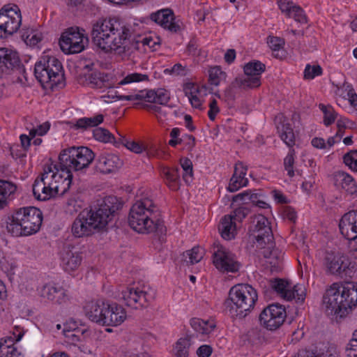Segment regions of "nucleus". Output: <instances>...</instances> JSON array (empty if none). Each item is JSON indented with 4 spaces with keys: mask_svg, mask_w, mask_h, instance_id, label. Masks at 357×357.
<instances>
[{
    "mask_svg": "<svg viewBox=\"0 0 357 357\" xmlns=\"http://www.w3.org/2000/svg\"><path fill=\"white\" fill-rule=\"evenodd\" d=\"M294 155L295 151L294 149H290L289 152L284 159V166L285 170L287 172V175L289 177L294 176Z\"/></svg>",
    "mask_w": 357,
    "mask_h": 357,
    "instance_id": "nucleus-49",
    "label": "nucleus"
},
{
    "mask_svg": "<svg viewBox=\"0 0 357 357\" xmlns=\"http://www.w3.org/2000/svg\"><path fill=\"white\" fill-rule=\"evenodd\" d=\"M343 162L349 169L357 172V150H352L344 154Z\"/></svg>",
    "mask_w": 357,
    "mask_h": 357,
    "instance_id": "nucleus-48",
    "label": "nucleus"
},
{
    "mask_svg": "<svg viewBox=\"0 0 357 357\" xmlns=\"http://www.w3.org/2000/svg\"><path fill=\"white\" fill-rule=\"evenodd\" d=\"M61 63L54 56H49L47 59L38 61L35 64L34 75L36 79L44 86L48 87H62L64 84V75L62 70Z\"/></svg>",
    "mask_w": 357,
    "mask_h": 357,
    "instance_id": "nucleus-9",
    "label": "nucleus"
},
{
    "mask_svg": "<svg viewBox=\"0 0 357 357\" xmlns=\"http://www.w3.org/2000/svg\"><path fill=\"white\" fill-rule=\"evenodd\" d=\"M122 206L123 203L115 196L98 200L89 210H84L75 218L71 227L73 236H86L105 228Z\"/></svg>",
    "mask_w": 357,
    "mask_h": 357,
    "instance_id": "nucleus-2",
    "label": "nucleus"
},
{
    "mask_svg": "<svg viewBox=\"0 0 357 357\" xmlns=\"http://www.w3.org/2000/svg\"><path fill=\"white\" fill-rule=\"evenodd\" d=\"M38 291L41 297L59 304L67 300L66 289L61 287H57L55 284H45L38 289Z\"/></svg>",
    "mask_w": 357,
    "mask_h": 357,
    "instance_id": "nucleus-24",
    "label": "nucleus"
},
{
    "mask_svg": "<svg viewBox=\"0 0 357 357\" xmlns=\"http://www.w3.org/2000/svg\"><path fill=\"white\" fill-rule=\"evenodd\" d=\"M286 310L284 306L278 303L269 305L259 314L261 326L269 331L278 329L284 321Z\"/></svg>",
    "mask_w": 357,
    "mask_h": 357,
    "instance_id": "nucleus-17",
    "label": "nucleus"
},
{
    "mask_svg": "<svg viewBox=\"0 0 357 357\" xmlns=\"http://www.w3.org/2000/svg\"><path fill=\"white\" fill-rule=\"evenodd\" d=\"M60 258L63 270L68 273L77 270L82 261V253L70 244H66L63 247Z\"/></svg>",
    "mask_w": 357,
    "mask_h": 357,
    "instance_id": "nucleus-20",
    "label": "nucleus"
},
{
    "mask_svg": "<svg viewBox=\"0 0 357 357\" xmlns=\"http://www.w3.org/2000/svg\"><path fill=\"white\" fill-rule=\"evenodd\" d=\"M214 249L213 263L215 268L225 273H236L238 271L241 264L238 261L234 254L227 248L218 244Z\"/></svg>",
    "mask_w": 357,
    "mask_h": 357,
    "instance_id": "nucleus-16",
    "label": "nucleus"
},
{
    "mask_svg": "<svg viewBox=\"0 0 357 357\" xmlns=\"http://www.w3.org/2000/svg\"><path fill=\"white\" fill-rule=\"evenodd\" d=\"M184 141L182 144H184L185 149L188 151H191L195 145V138L191 135H183Z\"/></svg>",
    "mask_w": 357,
    "mask_h": 357,
    "instance_id": "nucleus-63",
    "label": "nucleus"
},
{
    "mask_svg": "<svg viewBox=\"0 0 357 357\" xmlns=\"http://www.w3.org/2000/svg\"><path fill=\"white\" fill-rule=\"evenodd\" d=\"M248 167L243 162L238 161L234 167V174L230 178L227 190L234 192L240 188L246 186L248 183V179L245 178Z\"/></svg>",
    "mask_w": 357,
    "mask_h": 357,
    "instance_id": "nucleus-25",
    "label": "nucleus"
},
{
    "mask_svg": "<svg viewBox=\"0 0 357 357\" xmlns=\"http://www.w3.org/2000/svg\"><path fill=\"white\" fill-rule=\"evenodd\" d=\"M155 291L149 287H127L121 291V299L134 309L147 307L155 298Z\"/></svg>",
    "mask_w": 357,
    "mask_h": 357,
    "instance_id": "nucleus-11",
    "label": "nucleus"
},
{
    "mask_svg": "<svg viewBox=\"0 0 357 357\" xmlns=\"http://www.w3.org/2000/svg\"><path fill=\"white\" fill-rule=\"evenodd\" d=\"M17 190L15 183L0 179V210L6 207L15 198Z\"/></svg>",
    "mask_w": 357,
    "mask_h": 357,
    "instance_id": "nucleus-31",
    "label": "nucleus"
},
{
    "mask_svg": "<svg viewBox=\"0 0 357 357\" xmlns=\"http://www.w3.org/2000/svg\"><path fill=\"white\" fill-rule=\"evenodd\" d=\"M104 312L102 326H118L124 322L127 317L125 309L116 303H107Z\"/></svg>",
    "mask_w": 357,
    "mask_h": 357,
    "instance_id": "nucleus-21",
    "label": "nucleus"
},
{
    "mask_svg": "<svg viewBox=\"0 0 357 357\" xmlns=\"http://www.w3.org/2000/svg\"><path fill=\"white\" fill-rule=\"evenodd\" d=\"M190 346L191 336L187 335L178 339L174 349L175 357H188Z\"/></svg>",
    "mask_w": 357,
    "mask_h": 357,
    "instance_id": "nucleus-39",
    "label": "nucleus"
},
{
    "mask_svg": "<svg viewBox=\"0 0 357 357\" xmlns=\"http://www.w3.org/2000/svg\"><path fill=\"white\" fill-rule=\"evenodd\" d=\"M17 73L22 75L18 77L17 82L24 84L27 80L26 70L22 63L18 53L11 49L0 47V75H10Z\"/></svg>",
    "mask_w": 357,
    "mask_h": 357,
    "instance_id": "nucleus-12",
    "label": "nucleus"
},
{
    "mask_svg": "<svg viewBox=\"0 0 357 357\" xmlns=\"http://www.w3.org/2000/svg\"><path fill=\"white\" fill-rule=\"evenodd\" d=\"M218 230L221 236L225 240H231L234 238L236 226L231 215H225L221 219Z\"/></svg>",
    "mask_w": 357,
    "mask_h": 357,
    "instance_id": "nucleus-34",
    "label": "nucleus"
},
{
    "mask_svg": "<svg viewBox=\"0 0 357 357\" xmlns=\"http://www.w3.org/2000/svg\"><path fill=\"white\" fill-rule=\"evenodd\" d=\"M333 182L337 188L344 190L350 195H357V184L354 178L348 173L337 171L333 174Z\"/></svg>",
    "mask_w": 357,
    "mask_h": 357,
    "instance_id": "nucleus-26",
    "label": "nucleus"
},
{
    "mask_svg": "<svg viewBox=\"0 0 357 357\" xmlns=\"http://www.w3.org/2000/svg\"><path fill=\"white\" fill-rule=\"evenodd\" d=\"M268 44L271 50L276 51L282 47L284 40L279 37L272 36L268 38Z\"/></svg>",
    "mask_w": 357,
    "mask_h": 357,
    "instance_id": "nucleus-58",
    "label": "nucleus"
},
{
    "mask_svg": "<svg viewBox=\"0 0 357 357\" xmlns=\"http://www.w3.org/2000/svg\"><path fill=\"white\" fill-rule=\"evenodd\" d=\"M116 97L119 100H144L148 102L160 105H166L170 99L169 91L164 89L144 90L134 95H118Z\"/></svg>",
    "mask_w": 357,
    "mask_h": 357,
    "instance_id": "nucleus-18",
    "label": "nucleus"
},
{
    "mask_svg": "<svg viewBox=\"0 0 357 357\" xmlns=\"http://www.w3.org/2000/svg\"><path fill=\"white\" fill-rule=\"evenodd\" d=\"M87 42L88 38L77 28L71 27L61 35L59 45L66 54H77L84 50Z\"/></svg>",
    "mask_w": 357,
    "mask_h": 357,
    "instance_id": "nucleus-15",
    "label": "nucleus"
},
{
    "mask_svg": "<svg viewBox=\"0 0 357 357\" xmlns=\"http://www.w3.org/2000/svg\"><path fill=\"white\" fill-rule=\"evenodd\" d=\"M110 78L111 76L109 74L94 71L89 75L86 80L89 81L91 87L102 89L112 87V84L110 82Z\"/></svg>",
    "mask_w": 357,
    "mask_h": 357,
    "instance_id": "nucleus-33",
    "label": "nucleus"
},
{
    "mask_svg": "<svg viewBox=\"0 0 357 357\" xmlns=\"http://www.w3.org/2000/svg\"><path fill=\"white\" fill-rule=\"evenodd\" d=\"M180 163L183 171V179L187 184H190L193 176L192 162L188 158H184L181 159Z\"/></svg>",
    "mask_w": 357,
    "mask_h": 357,
    "instance_id": "nucleus-44",
    "label": "nucleus"
},
{
    "mask_svg": "<svg viewBox=\"0 0 357 357\" xmlns=\"http://www.w3.org/2000/svg\"><path fill=\"white\" fill-rule=\"evenodd\" d=\"M347 357H357V340H351L346 348Z\"/></svg>",
    "mask_w": 357,
    "mask_h": 357,
    "instance_id": "nucleus-59",
    "label": "nucleus"
},
{
    "mask_svg": "<svg viewBox=\"0 0 357 357\" xmlns=\"http://www.w3.org/2000/svg\"><path fill=\"white\" fill-rule=\"evenodd\" d=\"M45 182L41 179L40 177H38L33 184V194L34 197L38 199L40 197V192L45 188Z\"/></svg>",
    "mask_w": 357,
    "mask_h": 357,
    "instance_id": "nucleus-57",
    "label": "nucleus"
},
{
    "mask_svg": "<svg viewBox=\"0 0 357 357\" xmlns=\"http://www.w3.org/2000/svg\"><path fill=\"white\" fill-rule=\"evenodd\" d=\"M22 23L18 6H4L0 10V38H7L17 32Z\"/></svg>",
    "mask_w": 357,
    "mask_h": 357,
    "instance_id": "nucleus-13",
    "label": "nucleus"
},
{
    "mask_svg": "<svg viewBox=\"0 0 357 357\" xmlns=\"http://www.w3.org/2000/svg\"><path fill=\"white\" fill-rule=\"evenodd\" d=\"M104 116L102 114H98L93 117H83L77 119L76 123L72 126L75 130H86L90 127H95L103 121Z\"/></svg>",
    "mask_w": 357,
    "mask_h": 357,
    "instance_id": "nucleus-37",
    "label": "nucleus"
},
{
    "mask_svg": "<svg viewBox=\"0 0 357 357\" xmlns=\"http://www.w3.org/2000/svg\"><path fill=\"white\" fill-rule=\"evenodd\" d=\"M150 18L152 21L172 32L176 33L180 30V25L174 20V12L169 8L162 9L153 13L151 14Z\"/></svg>",
    "mask_w": 357,
    "mask_h": 357,
    "instance_id": "nucleus-22",
    "label": "nucleus"
},
{
    "mask_svg": "<svg viewBox=\"0 0 357 357\" xmlns=\"http://www.w3.org/2000/svg\"><path fill=\"white\" fill-rule=\"evenodd\" d=\"M63 333L67 341L70 343L75 344L79 341V336L70 329L63 328Z\"/></svg>",
    "mask_w": 357,
    "mask_h": 357,
    "instance_id": "nucleus-61",
    "label": "nucleus"
},
{
    "mask_svg": "<svg viewBox=\"0 0 357 357\" xmlns=\"http://www.w3.org/2000/svg\"><path fill=\"white\" fill-rule=\"evenodd\" d=\"M160 174L167 186L174 191L180 188V169L178 167H165L161 169Z\"/></svg>",
    "mask_w": 357,
    "mask_h": 357,
    "instance_id": "nucleus-32",
    "label": "nucleus"
},
{
    "mask_svg": "<svg viewBox=\"0 0 357 357\" xmlns=\"http://www.w3.org/2000/svg\"><path fill=\"white\" fill-rule=\"evenodd\" d=\"M321 74L322 68L319 65L311 66L310 64H307L304 70V78L306 79H312Z\"/></svg>",
    "mask_w": 357,
    "mask_h": 357,
    "instance_id": "nucleus-51",
    "label": "nucleus"
},
{
    "mask_svg": "<svg viewBox=\"0 0 357 357\" xmlns=\"http://www.w3.org/2000/svg\"><path fill=\"white\" fill-rule=\"evenodd\" d=\"M123 165V162L115 154L102 153L96 160V168L103 174H109L116 171Z\"/></svg>",
    "mask_w": 357,
    "mask_h": 357,
    "instance_id": "nucleus-23",
    "label": "nucleus"
},
{
    "mask_svg": "<svg viewBox=\"0 0 357 357\" xmlns=\"http://www.w3.org/2000/svg\"><path fill=\"white\" fill-rule=\"evenodd\" d=\"M128 223L133 230L141 234L154 233L160 236L165 235L167 231L158 206L147 197L132 205L130 210Z\"/></svg>",
    "mask_w": 357,
    "mask_h": 357,
    "instance_id": "nucleus-3",
    "label": "nucleus"
},
{
    "mask_svg": "<svg viewBox=\"0 0 357 357\" xmlns=\"http://www.w3.org/2000/svg\"><path fill=\"white\" fill-rule=\"evenodd\" d=\"M93 135L96 140L104 143H110L114 139V135L107 129L103 128H95Z\"/></svg>",
    "mask_w": 357,
    "mask_h": 357,
    "instance_id": "nucleus-45",
    "label": "nucleus"
},
{
    "mask_svg": "<svg viewBox=\"0 0 357 357\" xmlns=\"http://www.w3.org/2000/svg\"><path fill=\"white\" fill-rule=\"evenodd\" d=\"M294 357H339L337 353H326L321 355L316 354L312 351L301 350Z\"/></svg>",
    "mask_w": 357,
    "mask_h": 357,
    "instance_id": "nucleus-55",
    "label": "nucleus"
},
{
    "mask_svg": "<svg viewBox=\"0 0 357 357\" xmlns=\"http://www.w3.org/2000/svg\"><path fill=\"white\" fill-rule=\"evenodd\" d=\"M250 210L248 208L245 206H240L236 208L230 215L231 216L234 222H241L250 213Z\"/></svg>",
    "mask_w": 357,
    "mask_h": 357,
    "instance_id": "nucleus-52",
    "label": "nucleus"
},
{
    "mask_svg": "<svg viewBox=\"0 0 357 357\" xmlns=\"http://www.w3.org/2000/svg\"><path fill=\"white\" fill-rule=\"evenodd\" d=\"M126 357H150L149 354L146 352L142 345L139 344L138 347H131L126 353Z\"/></svg>",
    "mask_w": 357,
    "mask_h": 357,
    "instance_id": "nucleus-54",
    "label": "nucleus"
},
{
    "mask_svg": "<svg viewBox=\"0 0 357 357\" xmlns=\"http://www.w3.org/2000/svg\"><path fill=\"white\" fill-rule=\"evenodd\" d=\"M131 32L126 24L117 18L99 19L93 25V42L105 52L114 51L121 54L139 49L138 41L128 46Z\"/></svg>",
    "mask_w": 357,
    "mask_h": 357,
    "instance_id": "nucleus-1",
    "label": "nucleus"
},
{
    "mask_svg": "<svg viewBox=\"0 0 357 357\" xmlns=\"http://www.w3.org/2000/svg\"><path fill=\"white\" fill-rule=\"evenodd\" d=\"M250 198H251V202L259 208H268L270 207L269 204L264 200L265 196L261 192L260 190L252 191Z\"/></svg>",
    "mask_w": 357,
    "mask_h": 357,
    "instance_id": "nucleus-46",
    "label": "nucleus"
},
{
    "mask_svg": "<svg viewBox=\"0 0 357 357\" xmlns=\"http://www.w3.org/2000/svg\"><path fill=\"white\" fill-rule=\"evenodd\" d=\"M149 76L145 74H141L137 73H133L131 74H128L126 75L123 79H121L119 82V85H125L128 84H130L132 82H139L142 81H148Z\"/></svg>",
    "mask_w": 357,
    "mask_h": 357,
    "instance_id": "nucleus-47",
    "label": "nucleus"
},
{
    "mask_svg": "<svg viewBox=\"0 0 357 357\" xmlns=\"http://www.w3.org/2000/svg\"><path fill=\"white\" fill-rule=\"evenodd\" d=\"M289 17L294 18L296 22H298L300 23H306L307 22V18L304 13V10L303 8L295 4L292 10L290 11L289 15H287Z\"/></svg>",
    "mask_w": 357,
    "mask_h": 357,
    "instance_id": "nucleus-50",
    "label": "nucleus"
},
{
    "mask_svg": "<svg viewBox=\"0 0 357 357\" xmlns=\"http://www.w3.org/2000/svg\"><path fill=\"white\" fill-rule=\"evenodd\" d=\"M183 91L185 96L188 97L192 106L195 108H200L202 102L200 99L196 95L198 92L197 87L192 83H187L184 86Z\"/></svg>",
    "mask_w": 357,
    "mask_h": 357,
    "instance_id": "nucleus-40",
    "label": "nucleus"
},
{
    "mask_svg": "<svg viewBox=\"0 0 357 357\" xmlns=\"http://www.w3.org/2000/svg\"><path fill=\"white\" fill-rule=\"evenodd\" d=\"M107 302L102 300L91 301L86 306V314L93 322L102 326Z\"/></svg>",
    "mask_w": 357,
    "mask_h": 357,
    "instance_id": "nucleus-27",
    "label": "nucleus"
},
{
    "mask_svg": "<svg viewBox=\"0 0 357 357\" xmlns=\"http://www.w3.org/2000/svg\"><path fill=\"white\" fill-rule=\"evenodd\" d=\"M278 6L282 13L287 16L294 8L295 3L289 0H278Z\"/></svg>",
    "mask_w": 357,
    "mask_h": 357,
    "instance_id": "nucleus-56",
    "label": "nucleus"
},
{
    "mask_svg": "<svg viewBox=\"0 0 357 357\" xmlns=\"http://www.w3.org/2000/svg\"><path fill=\"white\" fill-rule=\"evenodd\" d=\"M50 124L49 122H45L43 124L37 126V128H32L29 130V135L35 137L36 135L42 136L47 132L50 130Z\"/></svg>",
    "mask_w": 357,
    "mask_h": 357,
    "instance_id": "nucleus-53",
    "label": "nucleus"
},
{
    "mask_svg": "<svg viewBox=\"0 0 357 357\" xmlns=\"http://www.w3.org/2000/svg\"><path fill=\"white\" fill-rule=\"evenodd\" d=\"M24 333L20 332L17 335L6 337L0 340V357H24L14 347L15 342H19Z\"/></svg>",
    "mask_w": 357,
    "mask_h": 357,
    "instance_id": "nucleus-30",
    "label": "nucleus"
},
{
    "mask_svg": "<svg viewBox=\"0 0 357 357\" xmlns=\"http://www.w3.org/2000/svg\"><path fill=\"white\" fill-rule=\"evenodd\" d=\"M226 77V73L220 66H213L208 70V82L211 85L218 86Z\"/></svg>",
    "mask_w": 357,
    "mask_h": 357,
    "instance_id": "nucleus-41",
    "label": "nucleus"
},
{
    "mask_svg": "<svg viewBox=\"0 0 357 357\" xmlns=\"http://www.w3.org/2000/svg\"><path fill=\"white\" fill-rule=\"evenodd\" d=\"M245 80H242L237 77L234 81L225 89L224 93V100L227 102L228 104L233 103L236 99V94L238 89L248 90L250 89L246 86Z\"/></svg>",
    "mask_w": 357,
    "mask_h": 357,
    "instance_id": "nucleus-35",
    "label": "nucleus"
},
{
    "mask_svg": "<svg viewBox=\"0 0 357 357\" xmlns=\"http://www.w3.org/2000/svg\"><path fill=\"white\" fill-rule=\"evenodd\" d=\"M190 326L197 333L205 335L213 331L214 326L198 318L190 319Z\"/></svg>",
    "mask_w": 357,
    "mask_h": 357,
    "instance_id": "nucleus-42",
    "label": "nucleus"
},
{
    "mask_svg": "<svg viewBox=\"0 0 357 357\" xmlns=\"http://www.w3.org/2000/svg\"><path fill=\"white\" fill-rule=\"evenodd\" d=\"M187 51L189 54H192V55H199V45H198L197 40L195 38H192L189 41L188 45H187Z\"/></svg>",
    "mask_w": 357,
    "mask_h": 357,
    "instance_id": "nucleus-62",
    "label": "nucleus"
},
{
    "mask_svg": "<svg viewBox=\"0 0 357 357\" xmlns=\"http://www.w3.org/2000/svg\"><path fill=\"white\" fill-rule=\"evenodd\" d=\"M270 287L279 296L287 301L295 299L297 303H302L305 298L306 290L303 284L292 286L287 280L275 278L270 280Z\"/></svg>",
    "mask_w": 357,
    "mask_h": 357,
    "instance_id": "nucleus-14",
    "label": "nucleus"
},
{
    "mask_svg": "<svg viewBox=\"0 0 357 357\" xmlns=\"http://www.w3.org/2000/svg\"><path fill=\"white\" fill-rule=\"evenodd\" d=\"M209 110L208 112V116L210 120L214 121L217 114L220 112L218 106V102L215 99L211 100L209 103Z\"/></svg>",
    "mask_w": 357,
    "mask_h": 357,
    "instance_id": "nucleus-60",
    "label": "nucleus"
},
{
    "mask_svg": "<svg viewBox=\"0 0 357 357\" xmlns=\"http://www.w3.org/2000/svg\"><path fill=\"white\" fill-rule=\"evenodd\" d=\"M266 66L259 61L254 60L246 63L243 68L244 75L238 76L250 89L261 85V75L265 71Z\"/></svg>",
    "mask_w": 357,
    "mask_h": 357,
    "instance_id": "nucleus-19",
    "label": "nucleus"
},
{
    "mask_svg": "<svg viewBox=\"0 0 357 357\" xmlns=\"http://www.w3.org/2000/svg\"><path fill=\"white\" fill-rule=\"evenodd\" d=\"M68 178H70V175L65 177L64 180H62L61 185L52 186L45 185V188L41 191L40 197L38 198V200L47 201L51 198L55 197L56 195H63L66 194L71 185L70 180Z\"/></svg>",
    "mask_w": 357,
    "mask_h": 357,
    "instance_id": "nucleus-28",
    "label": "nucleus"
},
{
    "mask_svg": "<svg viewBox=\"0 0 357 357\" xmlns=\"http://www.w3.org/2000/svg\"><path fill=\"white\" fill-rule=\"evenodd\" d=\"M319 108L324 114V124L326 126H329L333 124L337 116V114L335 112L333 107L321 103L319 105Z\"/></svg>",
    "mask_w": 357,
    "mask_h": 357,
    "instance_id": "nucleus-43",
    "label": "nucleus"
},
{
    "mask_svg": "<svg viewBox=\"0 0 357 357\" xmlns=\"http://www.w3.org/2000/svg\"><path fill=\"white\" fill-rule=\"evenodd\" d=\"M95 158L94 153L86 146H72L63 150L59 155L61 171L70 176L68 178L72 183V171L78 172L87 168Z\"/></svg>",
    "mask_w": 357,
    "mask_h": 357,
    "instance_id": "nucleus-8",
    "label": "nucleus"
},
{
    "mask_svg": "<svg viewBox=\"0 0 357 357\" xmlns=\"http://www.w3.org/2000/svg\"><path fill=\"white\" fill-rule=\"evenodd\" d=\"M43 222L42 211L33 206L15 210L6 221V229L13 236H27L39 231Z\"/></svg>",
    "mask_w": 357,
    "mask_h": 357,
    "instance_id": "nucleus-7",
    "label": "nucleus"
},
{
    "mask_svg": "<svg viewBox=\"0 0 357 357\" xmlns=\"http://www.w3.org/2000/svg\"><path fill=\"white\" fill-rule=\"evenodd\" d=\"M324 265L327 273L341 278H353L356 272V263L343 255L326 253Z\"/></svg>",
    "mask_w": 357,
    "mask_h": 357,
    "instance_id": "nucleus-10",
    "label": "nucleus"
},
{
    "mask_svg": "<svg viewBox=\"0 0 357 357\" xmlns=\"http://www.w3.org/2000/svg\"><path fill=\"white\" fill-rule=\"evenodd\" d=\"M322 301L327 314L345 317L357 306V283L332 284L325 291Z\"/></svg>",
    "mask_w": 357,
    "mask_h": 357,
    "instance_id": "nucleus-5",
    "label": "nucleus"
},
{
    "mask_svg": "<svg viewBox=\"0 0 357 357\" xmlns=\"http://www.w3.org/2000/svg\"><path fill=\"white\" fill-rule=\"evenodd\" d=\"M281 139L289 146L295 144V135L290 123L282 122L278 126Z\"/></svg>",
    "mask_w": 357,
    "mask_h": 357,
    "instance_id": "nucleus-36",
    "label": "nucleus"
},
{
    "mask_svg": "<svg viewBox=\"0 0 357 357\" xmlns=\"http://www.w3.org/2000/svg\"><path fill=\"white\" fill-rule=\"evenodd\" d=\"M204 254L203 248L199 246L193 247L191 250L183 252V259L187 265H192L199 262L203 258Z\"/></svg>",
    "mask_w": 357,
    "mask_h": 357,
    "instance_id": "nucleus-38",
    "label": "nucleus"
},
{
    "mask_svg": "<svg viewBox=\"0 0 357 357\" xmlns=\"http://www.w3.org/2000/svg\"><path fill=\"white\" fill-rule=\"evenodd\" d=\"M45 182V184L55 186L61 185L62 180H64L66 174L61 171L59 164L45 166L43 169V173L40 176Z\"/></svg>",
    "mask_w": 357,
    "mask_h": 357,
    "instance_id": "nucleus-29",
    "label": "nucleus"
},
{
    "mask_svg": "<svg viewBox=\"0 0 357 357\" xmlns=\"http://www.w3.org/2000/svg\"><path fill=\"white\" fill-rule=\"evenodd\" d=\"M258 255L267 259L272 268L278 269L283 259V252L275 247L273 234L268 220L262 215H255L249 229Z\"/></svg>",
    "mask_w": 357,
    "mask_h": 357,
    "instance_id": "nucleus-4",
    "label": "nucleus"
},
{
    "mask_svg": "<svg viewBox=\"0 0 357 357\" xmlns=\"http://www.w3.org/2000/svg\"><path fill=\"white\" fill-rule=\"evenodd\" d=\"M258 296L250 284H238L232 287L225 301L224 307L231 317L242 319L254 308Z\"/></svg>",
    "mask_w": 357,
    "mask_h": 357,
    "instance_id": "nucleus-6",
    "label": "nucleus"
},
{
    "mask_svg": "<svg viewBox=\"0 0 357 357\" xmlns=\"http://www.w3.org/2000/svg\"><path fill=\"white\" fill-rule=\"evenodd\" d=\"M212 347L207 344L200 346L197 350V354L199 357H209L212 354Z\"/></svg>",
    "mask_w": 357,
    "mask_h": 357,
    "instance_id": "nucleus-64",
    "label": "nucleus"
}]
</instances>
